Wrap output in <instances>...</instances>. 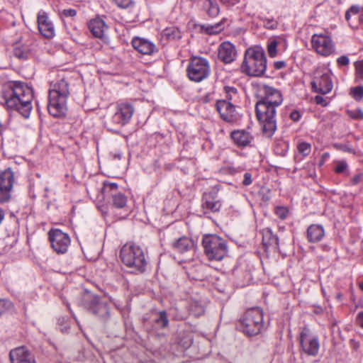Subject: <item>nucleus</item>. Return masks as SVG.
I'll list each match as a JSON object with an SVG mask.
<instances>
[{"label": "nucleus", "mask_w": 363, "mask_h": 363, "mask_svg": "<svg viewBox=\"0 0 363 363\" xmlns=\"http://www.w3.org/2000/svg\"><path fill=\"white\" fill-rule=\"evenodd\" d=\"M255 111L264 134L271 138L277 130L276 109L283 102L281 92L267 84H260L257 91Z\"/></svg>", "instance_id": "1"}, {"label": "nucleus", "mask_w": 363, "mask_h": 363, "mask_svg": "<svg viewBox=\"0 0 363 363\" xmlns=\"http://www.w3.org/2000/svg\"><path fill=\"white\" fill-rule=\"evenodd\" d=\"M2 97L7 108L16 110L28 118L32 110L33 90L20 82H11L5 85Z\"/></svg>", "instance_id": "2"}, {"label": "nucleus", "mask_w": 363, "mask_h": 363, "mask_svg": "<svg viewBox=\"0 0 363 363\" xmlns=\"http://www.w3.org/2000/svg\"><path fill=\"white\" fill-rule=\"evenodd\" d=\"M69 95V84L65 77H59L50 85L48 110L50 115L61 118L66 115L67 101Z\"/></svg>", "instance_id": "3"}, {"label": "nucleus", "mask_w": 363, "mask_h": 363, "mask_svg": "<svg viewBox=\"0 0 363 363\" xmlns=\"http://www.w3.org/2000/svg\"><path fill=\"white\" fill-rule=\"evenodd\" d=\"M267 69V57L264 49L260 46L248 48L245 53L241 65L243 73L252 77L264 74Z\"/></svg>", "instance_id": "4"}, {"label": "nucleus", "mask_w": 363, "mask_h": 363, "mask_svg": "<svg viewBox=\"0 0 363 363\" xmlns=\"http://www.w3.org/2000/svg\"><path fill=\"white\" fill-rule=\"evenodd\" d=\"M123 263L128 267L133 268L134 271L143 272L147 264L143 250L138 245L133 244L124 245L120 252Z\"/></svg>", "instance_id": "5"}, {"label": "nucleus", "mask_w": 363, "mask_h": 363, "mask_svg": "<svg viewBox=\"0 0 363 363\" xmlns=\"http://www.w3.org/2000/svg\"><path fill=\"white\" fill-rule=\"evenodd\" d=\"M202 246L204 253L209 260L220 261L228 254V245L225 240L214 234L203 236Z\"/></svg>", "instance_id": "6"}, {"label": "nucleus", "mask_w": 363, "mask_h": 363, "mask_svg": "<svg viewBox=\"0 0 363 363\" xmlns=\"http://www.w3.org/2000/svg\"><path fill=\"white\" fill-rule=\"evenodd\" d=\"M263 312L259 307L248 309L240 320L238 327L249 336L259 334L263 328Z\"/></svg>", "instance_id": "7"}, {"label": "nucleus", "mask_w": 363, "mask_h": 363, "mask_svg": "<svg viewBox=\"0 0 363 363\" xmlns=\"http://www.w3.org/2000/svg\"><path fill=\"white\" fill-rule=\"evenodd\" d=\"M135 112V108L131 103L121 102L116 106V112L109 121L106 123V127L110 132L118 133V128L129 123Z\"/></svg>", "instance_id": "8"}, {"label": "nucleus", "mask_w": 363, "mask_h": 363, "mask_svg": "<svg viewBox=\"0 0 363 363\" xmlns=\"http://www.w3.org/2000/svg\"><path fill=\"white\" fill-rule=\"evenodd\" d=\"M210 72V65L206 58L201 57L191 58L187 67V74L191 81L200 82L206 79Z\"/></svg>", "instance_id": "9"}, {"label": "nucleus", "mask_w": 363, "mask_h": 363, "mask_svg": "<svg viewBox=\"0 0 363 363\" xmlns=\"http://www.w3.org/2000/svg\"><path fill=\"white\" fill-rule=\"evenodd\" d=\"M299 343L303 352L306 354L313 357L318 354L320 348L318 337L312 334L307 327L303 328L300 333Z\"/></svg>", "instance_id": "10"}, {"label": "nucleus", "mask_w": 363, "mask_h": 363, "mask_svg": "<svg viewBox=\"0 0 363 363\" xmlns=\"http://www.w3.org/2000/svg\"><path fill=\"white\" fill-rule=\"evenodd\" d=\"M15 183V174L10 167L0 171V203L8 202Z\"/></svg>", "instance_id": "11"}, {"label": "nucleus", "mask_w": 363, "mask_h": 363, "mask_svg": "<svg viewBox=\"0 0 363 363\" xmlns=\"http://www.w3.org/2000/svg\"><path fill=\"white\" fill-rule=\"evenodd\" d=\"M48 235L53 250L57 254H65L70 245L69 235L59 229H51Z\"/></svg>", "instance_id": "12"}, {"label": "nucleus", "mask_w": 363, "mask_h": 363, "mask_svg": "<svg viewBox=\"0 0 363 363\" xmlns=\"http://www.w3.org/2000/svg\"><path fill=\"white\" fill-rule=\"evenodd\" d=\"M87 308L102 322H106L110 318V309L107 302L99 296L90 297Z\"/></svg>", "instance_id": "13"}, {"label": "nucleus", "mask_w": 363, "mask_h": 363, "mask_svg": "<svg viewBox=\"0 0 363 363\" xmlns=\"http://www.w3.org/2000/svg\"><path fill=\"white\" fill-rule=\"evenodd\" d=\"M311 45L316 52L322 56H329L335 51V45L330 37L324 34H314Z\"/></svg>", "instance_id": "14"}, {"label": "nucleus", "mask_w": 363, "mask_h": 363, "mask_svg": "<svg viewBox=\"0 0 363 363\" xmlns=\"http://www.w3.org/2000/svg\"><path fill=\"white\" fill-rule=\"evenodd\" d=\"M311 84L313 91L321 94H328L333 87V82L328 71H317Z\"/></svg>", "instance_id": "15"}, {"label": "nucleus", "mask_w": 363, "mask_h": 363, "mask_svg": "<svg viewBox=\"0 0 363 363\" xmlns=\"http://www.w3.org/2000/svg\"><path fill=\"white\" fill-rule=\"evenodd\" d=\"M37 23L40 33L45 38L51 39L55 35V28L48 13L41 9L37 14Z\"/></svg>", "instance_id": "16"}, {"label": "nucleus", "mask_w": 363, "mask_h": 363, "mask_svg": "<svg viewBox=\"0 0 363 363\" xmlns=\"http://www.w3.org/2000/svg\"><path fill=\"white\" fill-rule=\"evenodd\" d=\"M118 185L116 183L105 182L104 184V193L111 196L112 204L117 208H122L127 203L126 196L118 191Z\"/></svg>", "instance_id": "17"}, {"label": "nucleus", "mask_w": 363, "mask_h": 363, "mask_svg": "<svg viewBox=\"0 0 363 363\" xmlns=\"http://www.w3.org/2000/svg\"><path fill=\"white\" fill-rule=\"evenodd\" d=\"M216 108L224 121L232 123L235 120V106L232 102L219 100L216 103Z\"/></svg>", "instance_id": "18"}, {"label": "nucleus", "mask_w": 363, "mask_h": 363, "mask_svg": "<svg viewBox=\"0 0 363 363\" xmlns=\"http://www.w3.org/2000/svg\"><path fill=\"white\" fill-rule=\"evenodd\" d=\"M230 138L233 143L239 147L251 146V143L254 140V137L251 133L244 129L232 131Z\"/></svg>", "instance_id": "19"}, {"label": "nucleus", "mask_w": 363, "mask_h": 363, "mask_svg": "<svg viewBox=\"0 0 363 363\" xmlns=\"http://www.w3.org/2000/svg\"><path fill=\"white\" fill-rule=\"evenodd\" d=\"M201 207L203 213H216L220 211L221 203L217 199L215 194L212 192H206L202 197Z\"/></svg>", "instance_id": "20"}, {"label": "nucleus", "mask_w": 363, "mask_h": 363, "mask_svg": "<svg viewBox=\"0 0 363 363\" xmlns=\"http://www.w3.org/2000/svg\"><path fill=\"white\" fill-rule=\"evenodd\" d=\"M11 363H35L34 357L25 347H19L9 353Z\"/></svg>", "instance_id": "21"}, {"label": "nucleus", "mask_w": 363, "mask_h": 363, "mask_svg": "<svg viewBox=\"0 0 363 363\" xmlns=\"http://www.w3.org/2000/svg\"><path fill=\"white\" fill-rule=\"evenodd\" d=\"M218 58L225 64L233 62L237 56L235 47L230 42L222 43L218 48Z\"/></svg>", "instance_id": "22"}, {"label": "nucleus", "mask_w": 363, "mask_h": 363, "mask_svg": "<svg viewBox=\"0 0 363 363\" xmlns=\"http://www.w3.org/2000/svg\"><path fill=\"white\" fill-rule=\"evenodd\" d=\"M131 44L135 50L143 55H150L157 51L155 45L146 38L135 37Z\"/></svg>", "instance_id": "23"}, {"label": "nucleus", "mask_w": 363, "mask_h": 363, "mask_svg": "<svg viewBox=\"0 0 363 363\" xmlns=\"http://www.w3.org/2000/svg\"><path fill=\"white\" fill-rule=\"evenodd\" d=\"M325 237V229L319 224H311L306 230V238L311 243L320 242Z\"/></svg>", "instance_id": "24"}, {"label": "nucleus", "mask_w": 363, "mask_h": 363, "mask_svg": "<svg viewBox=\"0 0 363 363\" xmlns=\"http://www.w3.org/2000/svg\"><path fill=\"white\" fill-rule=\"evenodd\" d=\"M88 27L95 38L99 39L105 38L104 30L107 28V26L102 19L99 18L91 19L88 23Z\"/></svg>", "instance_id": "25"}, {"label": "nucleus", "mask_w": 363, "mask_h": 363, "mask_svg": "<svg viewBox=\"0 0 363 363\" xmlns=\"http://www.w3.org/2000/svg\"><path fill=\"white\" fill-rule=\"evenodd\" d=\"M262 244L267 247H272L274 250L279 248V238L274 235L270 228H264L262 230Z\"/></svg>", "instance_id": "26"}, {"label": "nucleus", "mask_w": 363, "mask_h": 363, "mask_svg": "<svg viewBox=\"0 0 363 363\" xmlns=\"http://www.w3.org/2000/svg\"><path fill=\"white\" fill-rule=\"evenodd\" d=\"M202 9L210 18L217 17L220 11V6L216 0L203 1Z\"/></svg>", "instance_id": "27"}, {"label": "nucleus", "mask_w": 363, "mask_h": 363, "mask_svg": "<svg viewBox=\"0 0 363 363\" xmlns=\"http://www.w3.org/2000/svg\"><path fill=\"white\" fill-rule=\"evenodd\" d=\"M173 247L180 253H184L192 248L193 241L187 237H182L172 244Z\"/></svg>", "instance_id": "28"}, {"label": "nucleus", "mask_w": 363, "mask_h": 363, "mask_svg": "<svg viewBox=\"0 0 363 363\" xmlns=\"http://www.w3.org/2000/svg\"><path fill=\"white\" fill-rule=\"evenodd\" d=\"M226 20V18H223L220 22L213 25H203L201 26V29L209 35L218 34L224 30V23Z\"/></svg>", "instance_id": "29"}, {"label": "nucleus", "mask_w": 363, "mask_h": 363, "mask_svg": "<svg viewBox=\"0 0 363 363\" xmlns=\"http://www.w3.org/2000/svg\"><path fill=\"white\" fill-rule=\"evenodd\" d=\"M258 18L262 22L263 27L267 30H277L279 26V22L274 17H267L265 16H259Z\"/></svg>", "instance_id": "30"}, {"label": "nucleus", "mask_w": 363, "mask_h": 363, "mask_svg": "<svg viewBox=\"0 0 363 363\" xmlns=\"http://www.w3.org/2000/svg\"><path fill=\"white\" fill-rule=\"evenodd\" d=\"M281 39L282 38L280 36H275L268 40L267 50L270 57H275L277 56V46L279 44V40Z\"/></svg>", "instance_id": "31"}, {"label": "nucleus", "mask_w": 363, "mask_h": 363, "mask_svg": "<svg viewBox=\"0 0 363 363\" xmlns=\"http://www.w3.org/2000/svg\"><path fill=\"white\" fill-rule=\"evenodd\" d=\"M362 8L359 5H352L345 12V18L347 21V23L350 24V26H352V24L354 23V19L352 17L359 16L361 13Z\"/></svg>", "instance_id": "32"}, {"label": "nucleus", "mask_w": 363, "mask_h": 363, "mask_svg": "<svg viewBox=\"0 0 363 363\" xmlns=\"http://www.w3.org/2000/svg\"><path fill=\"white\" fill-rule=\"evenodd\" d=\"M224 91L225 93V99L227 101L235 103L238 98V90L234 86H225L224 87Z\"/></svg>", "instance_id": "33"}, {"label": "nucleus", "mask_w": 363, "mask_h": 363, "mask_svg": "<svg viewBox=\"0 0 363 363\" xmlns=\"http://www.w3.org/2000/svg\"><path fill=\"white\" fill-rule=\"evenodd\" d=\"M29 55V49L25 45H16L13 48V55L21 60L27 59Z\"/></svg>", "instance_id": "34"}, {"label": "nucleus", "mask_w": 363, "mask_h": 363, "mask_svg": "<svg viewBox=\"0 0 363 363\" xmlns=\"http://www.w3.org/2000/svg\"><path fill=\"white\" fill-rule=\"evenodd\" d=\"M154 322L161 328H165L169 324L167 313L164 311H160L156 314Z\"/></svg>", "instance_id": "35"}, {"label": "nucleus", "mask_w": 363, "mask_h": 363, "mask_svg": "<svg viewBox=\"0 0 363 363\" xmlns=\"http://www.w3.org/2000/svg\"><path fill=\"white\" fill-rule=\"evenodd\" d=\"M289 150V144L285 141L277 143L274 146V152L276 155L284 157L286 155Z\"/></svg>", "instance_id": "36"}, {"label": "nucleus", "mask_w": 363, "mask_h": 363, "mask_svg": "<svg viewBox=\"0 0 363 363\" xmlns=\"http://www.w3.org/2000/svg\"><path fill=\"white\" fill-rule=\"evenodd\" d=\"M164 35L169 40L180 39L182 38L179 30L177 28H169L164 30Z\"/></svg>", "instance_id": "37"}, {"label": "nucleus", "mask_w": 363, "mask_h": 363, "mask_svg": "<svg viewBox=\"0 0 363 363\" xmlns=\"http://www.w3.org/2000/svg\"><path fill=\"white\" fill-rule=\"evenodd\" d=\"M13 303L6 298H0V315L12 311Z\"/></svg>", "instance_id": "38"}, {"label": "nucleus", "mask_w": 363, "mask_h": 363, "mask_svg": "<svg viewBox=\"0 0 363 363\" xmlns=\"http://www.w3.org/2000/svg\"><path fill=\"white\" fill-rule=\"evenodd\" d=\"M348 165L345 160H337L335 162V172L337 174L347 173Z\"/></svg>", "instance_id": "39"}, {"label": "nucleus", "mask_w": 363, "mask_h": 363, "mask_svg": "<svg viewBox=\"0 0 363 363\" xmlns=\"http://www.w3.org/2000/svg\"><path fill=\"white\" fill-rule=\"evenodd\" d=\"M350 94L356 101H360L363 98V86H358L350 89Z\"/></svg>", "instance_id": "40"}, {"label": "nucleus", "mask_w": 363, "mask_h": 363, "mask_svg": "<svg viewBox=\"0 0 363 363\" xmlns=\"http://www.w3.org/2000/svg\"><path fill=\"white\" fill-rule=\"evenodd\" d=\"M297 149L300 154L303 157H306L310 154L311 151V145L308 143L303 142L298 145Z\"/></svg>", "instance_id": "41"}, {"label": "nucleus", "mask_w": 363, "mask_h": 363, "mask_svg": "<svg viewBox=\"0 0 363 363\" xmlns=\"http://www.w3.org/2000/svg\"><path fill=\"white\" fill-rule=\"evenodd\" d=\"M289 213V211L287 208L284 206H277L275 208V214L278 218H279L281 220H284L286 218Z\"/></svg>", "instance_id": "42"}, {"label": "nucleus", "mask_w": 363, "mask_h": 363, "mask_svg": "<svg viewBox=\"0 0 363 363\" xmlns=\"http://www.w3.org/2000/svg\"><path fill=\"white\" fill-rule=\"evenodd\" d=\"M115 4L121 9H126L133 4L132 0H113Z\"/></svg>", "instance_id": "43"}, {"label": "nucleus", "mask_w": 363, "mask_h": 363, "mask_svg": "<svg viewBox=\"0 0 363 363\" xmlns=\"http://www.w3.org/2000/svg\"><path fill=\"white\" fill-rule=\"evenodd\" d=\"M337 63L340 66H347L350 63V60L347 56L342 55L337 59Z\"/></svg>", "instance_id": "44"}, {"label": "nucleus", "mask_w": 363, "mask_h": 363, "mask_svg": "<svg viewBox=\"0 0 363 363\" xmlns=\"http://www.w3.org/2000/svg\"><path fill=\"white\" fill-rule=\"evenodd\" d=\"M62 15L65 17H74L77 15V11L74 9H67L62 11Z\"/></svg>", "instance_id": "45"}, {"label": "nucleus", "mask_w": 363, "mask_h": 363, "mask_svg": "<svg viewBox=\"0 0 363 363\" xmlns=\"http://www.w3.org/2000/svg\"><path fill=\"white\" fill-rule=\"evenodd\" d=\"M356 73L357 76L363 80V61L356 64Z\"/></svg>", "instance_id": "46"}, {"label": "nucleus", "mask_w": 363, "mask_h": 363, "mask_svg": "<svg viewBox=\"0 0 363 363\" xmlns=\"http://www.w3.org/2000/svg\"><path fill=\"white\" fill-rule=\"evenodd\" d=\"M240 0H220V1L228 9L237 4Z\"/></svg>", "instance_id": "47"}, {"label": "nucleus", "mask_w": 363, "mask_h": 363, "mask_svg": "<svg viewBox=\"0 0 363 363\" xmlns=\"http://www.w3.org/2000/svg\"><path fill=\"white\" fill-rule=\"evenodd\" d=\"M339 148L345 152H349L355 154V150L352 148V147L350 145L345 144V145H340Z\"/></svg>", "instance_id": "48"}, {"label": "nucleus", "mask_w": 363, "mask_h": 363, "mask_svg": "<svg viewBox=\"0 0 363 363\" xmlns=\"http://www.w3.org/2000/svg\"><path fill=\"white\" fill-rule=\"evenodd\" d=\"M289 116L292 121L297 122L300 120L301 117V113H300V111L297 110H294L291 112Z\"/></svg>", "instance_id": "49"}, {"label": "nucleus", "mask_w": 363, "mask_h": 363, "mask_svg": "<svg viewBox=\"0 0 363 363\" xmlns=\"http://www.w3.org/2000/svg\"><path fill=\"white\" fill-rule=\"evenodd\" d=\"M314 101L317 104L321 105L323 106H326L328 105L326 100L323 96L319 95L315 96Z\"/></svg>", "instance_id": "50"}, {"label": "nucleus", "mask_w": 363, "mask_h": 363, "mask_svg": "<svg viewBox=\"0 0 363 363\" xmlns=\"http://www.w3.org/2000/svg\"><path fill=\"white\" fill-rule=\"evenodd\" d=\"M252 182V179L251 174L248 173V172H245L244 174V179L242 181V184L245 186H248V185L251 184Z\"/></svg>", "instance_id": "51"}, {"label": "nucleus", "mask_w": 363, "mask_h": 363, "mask_svg": "<svg viewBox=\"0 0 363 363\" xmlns=\"http://www.w3.org/2000/svg\"><path fill=\"white\" fill-rule=\"evenodd\" d=\"M356 323L359 326L363 328V311L359 312L357 315Z\"/></svg>", "instance_id": "52"}, {"label": "nucleus", "mask_w": 363, "mask_h": 363, "mask_svg": "<svg viewBox=\"0 0 363 363\" xmlns=\"http://www.w3.org/2000/svg\"><path fill=\"white\" fill-rule=\"evenodd\" d=\"M286 65L284 61H276L274 62V67L276 69H281L285 67Z\"/></svg>", "instance_id": "53"}, {"label": "nucleus", "mask_w": 363, "mask_h": 363, "mask_svg": "<svg viewBox=\"0 0 363 363\" xmlns=\"http://www.w3.org/2000/svg\"><path fill=\"white\" fill-rule=\"evenodd\" d=\"M362 178V175L361 174L355 175L351 179L352 184L357 185V184L359 183V182L361 181Z\"/></svg>", "instance_id": "54"}, {"label": "nucleus", "mask_w": 363, "mask_h": 363, "mask_svg": "<svg viewBox=\"0 0 363 363\" xmlns=\"http://www.w3.org/2000/svg\"><path fill=\"white\" fill-rule=\"evenodd\" d=\"M359 25L363 28V7L359 16Z\"/></svg>", "instance_id": "55"}, {"label": "nucleus", "mask_w": 363, "mask_h": 363, "mask_svg": "<svg viewBox=\"0 0 363 363\" xmlns=\"http://www.w3.org/2000/svg\"><path fill=\"white\" fill-rule=\"evenodd\" d=\"M321 248L325 252H328L331 250V247L328 244L322 245Z\"/></svg>", "instance_id": "56"}, {"label": "nucleus", "mask_w": 363, "mask_h": 363, "mask_svg": "<svg viewBox=\"0 0 363 363\" xmlns=\"http://www.w3.org/2000/svg\"><path fill=\"white\" fill-rule=\"evenodd\" d=\"M4 216H5L4 211L0 208V223L4 220Z\"/></svg>", "instance_id": "57"}, {"label": "nucleus", "mask_w": 363, "mask_h": 363, "mask_svg": "<svg viewBox=\"0 0 363 363\" xmlns=\"http://www.w3.org/2000/svg\"><path fill=\"white\" fill-rule=\"evenodd\" d=\"M359 286L362 291H363V281L359 283Z\"/></svg>", "instance_id": "58"}, {"label": "nucleus", "mask_w": 363, "mask_h": 363, "mask_svg": "<svg viewBox=\"0 0 363 363\" xmlns=\"http://www.w3.org/2000/svg\"><path fill=\"white\" fill-rule=\"evenodd\" d=\"M203 310L202 308H199V312L198 313V315L201 314V313H203Z\"/></svg>", "instance_id": "59"}, {"label": "nucleus", "mask_w": 363, "mask_h": 363, "mask_svg": "<svg viewBox=\"0 0 363 363\" xmlns=\"http://www.w3.org/2000/svg\"><path fill=\"white\" fill-rule=\"evenodd\" d=\"M115 157L120 160L121 156V155H116Z\"/></svg>", "instance_id": "60"}, {"label": "nucleus", "mask_w": 363, "mask_h": 363, "mask_svg": "<svg viewBox=\"0 0 363 363\" xmlns=\"http://www.w3.org/2000/svg\"><path fill=\"white\" fill-rule=\"evenodd\" d=\"M359 116H361V118L363 119V112L360 111Z\"/></svg>", "instance_id": "61"}, {"label": "nucleus", "mask_w": 363, "mask_h": 363, "mask_svg": "<svg viewBox=\"0 0 363 363\" xmlns=\"http://www.w3.org/2000/svg\"><path fill=\"white\" fill-rule=\"evenodd\" d=\"M37 107H38V109L39 108V104L38 103H37Z\"/></svg>", "instance_id": "62"}, {"label": "nucleus", "mask_w": 363, "mask_h": 363, "mask_svg": "<svg viewBox=\"0 0 363 363\" xmlns=\"http://www.w3.org/2000/svg\"><path fill=\"white\" fill-rule=\"evenodd\" d=\"M191 344V340H189V345H190Z\"/></svg>", "instance_id": "63"}]
</instances>
